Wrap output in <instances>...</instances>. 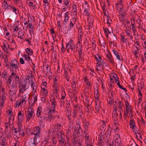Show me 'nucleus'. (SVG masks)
<instances>
[{
  "label": "nucleus",
  "instance_id": "nucleus-1",
  "mask_svg": "<svg viewBox=\"0 0 146 146\" xmlns=\"http://www.w3.org/2000/svg\"><path fill=\"white\" fill-rule=\"evenodd\" d=\"M17 86L15 82H13L12 84L7 85L6 88L9 91V99L11 101L14 98L16 93Z\"/></svg>",
  "mask_w": 146,
  "mask_h": 146
},
{
  "label": "nucleus",
  "instance_id": "nucleus-2",
  "mask_svg": "<svg viewBox=\"0 0 146 146\" xmlns=\"http://www.w3.org/2000/svg\"><path fill=\"white\" fill-rule=\"evenodd\" d=\"M57 137L58 139V142L60 145L61 146L66 145L68 144L69 146L70 144L68 142L66 143L65 139L64 137V132L62 130L57 131L56 132Z\"/></svg>",
  "mask_w": 146,
  "mask_h": 146
},
{
  "label": "nucleus",
  "instance_id": "nucleus-3",
  "mask_svg": "<svg viewBox=\"0 0 146 146\" xmlns=\"http://www.w3.org/2000/svg\"><path fill=\"white\" fill-rule=\"evenodd\" d=\"M125 108L124 110V118L126 119L127 117H131L133 116L131 107L128 101L127 100L125 101Z\"/></svg>",
  "mask_w": 146,
  "mask_h": 146
},
{
  "label": "nucleus",
  "instance_id": "nucleus-4",
  "mask_svg": "<svg viewBox=\"0 0 146 146\" xmlns=\"http://www.w3.org/2000/svg\"><path fill=\"white\" fill-rule=\"evenodd\" d=\"M56 96L51 95L50 97V107H48L47 110L55 111L56 108L57 106V102L56 101Z\"/></svg>",
  "mask_w": 146,
  "mask_h": 146
},
{
  "label": "nucleus",
  "instance_id": "nucleus-5",
  "mask_svg": "<svg viewBox=\"0 0 146 146\" xmlns=\"http://www.w3.org/2000/svg\"><path fill=\"white\" fill-rule=\"evenodd\" d=\"M47 113L44 111V113L47 115V116H44L43 117L44 119L49 122L53 121L56 118L54 115L55 111L47 110Z\"/></svg>",
  "mask_w": 146,
  "mask_h": 146
},
{
  "label": "nucleus",
  "instance_id": "nucleus-6",
  "mask_svg": "<svg viewBox=\"0 0 146 146\" xmlns=\"http://www.w3.org/2000/svg\"><path fill=\"white\" fill-rule=\"evenodd\" d=\"M29 87V84L25 81L20 84L19 86V95L23 94L24 92L28 89Z\"/></svg>",
  "mask_w": 146,
  "mask_h": 146
},
{
  "label": "nucleus",
  "instance_id": "nucleus-7",
  "mask_svg": "<svg viewBox=\"0 0 146 146\" xmlns=\"http://www.w3.org/2000/svg\"><path fill=\"white\" fill-rule=\"evenodd\" d=\"M40 129L39 126H36L34 127L33 129L32 133L31 135H35L34 138L38 139H40Z\"/></svg>",
  "mask_w": 146,
  "mask_h": 146
},
{
  "label": "nucleus",
  "instance_id": "nucleus-8",
  "mask_svg": "<svg viewBox=\"0 0 146 146\" xmlns=\"http://www.w3.org/2000/svg\"><path fill=\"white\" fill-rule=\"evenodd\" d=\"M29 95L27 93L22 96V99L18 100L16 101L17 104L19 107L24 103H25L28 99L29 98Z\"/></svg>",
  "mask_w": 146,
  "mask_h": 146
},
{
  "label": "nucleus",
  "instance_id": "nucleus-9",
  "mask_svg": "<svg viewBox=\"0 0 146 146\" xmlns=\"http://www.w3.org/2000/svg\"><path fill=\"white\" fill-rule=\"evenodd\" d=\"M10 64L13 69L12 72H14V70L15 71L16 70L19 68V63L15 59L12 60L10 62Z\"/></svg>",
  "mask_w": 146,
  "mask_h": 146
},
{
  "label": "nucleus",
  "instance_id": "nucleus-10",
  "mask_svg": "<svg viewBox=\"0 0 146 146\" xmlns=\"http://www.w3.org/2000/svg\"><path fill=\"white\" fill-rule=\"evenodd\" d=\"M7 94H0V111H1L7 99Z\"/></svg>",
  "mask_w": 146,
  "mask_h": 146
},
{
  "label": "nucleus",
  "instance_id": "nucleus-11",
  "mask_svg": "<svg viewBox=\"0 0 146 146\" xmlns=\"http://www.w3.org/2000/svg\"><path fill=\"white\" fill-rule=\"evenodd\" d=\"M66 47H68V50L70 49L74 51L75 50L76 44L74 42V41L72 39H70L68 43H66Z\"/></svg>",
  "mask_w": 146,
  "mask_h": 146
},
{
  "label": "nucleus",
  "instance_id": "nucleus-12",
  "mask_svg": "<svg viewBox=\"0 0 146 146\" xmlns=\"http://www.w3.org/2000/svg\"><path fill=\"white\" fill-rule=\"evenodd\" d=\"M34 113V110L31 106L29 107L27 111V115L26 116V121H29Z\"/></svg>",
  "mask_w": 146,
  "mask_h": 146
},
{
  "label": "nucleus",
  "instance_id": "nucleus-13",
  "mask_svg": "<svg viewBox=\"0 0 146 146\" xmlns=\"http://www.w3.org/2000/svg\"><path fill=\"white\" fill-rule=\"evenodd\" d=\"M140 48L137 47V45L133 47L132 51L133 53L134 54V58L135 59L139 57L140 54H139Z\"/></svg>",
  "mask_w": 146,
  "mask_h": 146
},
{
  "label": "nucleus",
  "instance_id": "nucleus-14",
  "mask_svg": "<svg viewBox=\"0 0 146 146\" xmlns=\"http://www.w3.org/2000/svg\"><path fill=\"white\" fill-rule=\"evenodd\" d=\"M62 92H61V96L62 97L60 99V107H62L64 105L65 102L64 100L66 96V92L64 91V89L63 87L62 88Z\"/></svg>",
  "mask_w": 146,
  "mask_h": 146
},
{
  "label": "nucleus",
  "instance_id": "nucleus-15",
  "mask_svg": "<svg viewBox=\"0 0 146 146\" xmlns=\"http://www.w3.org/2000/svg\"><path fill=\"white\" fill-rule=\"evenodd\" d=\"M96 64L97 68L96 70L97 71H100L102 68L106 66L107 65L106 63L102 60L100 62H97Z\"/></svg>",
  "mask_w": 146,
  "mask_h": 146
},
{
  "label": "nucleus",
  "instance_id": "nucleus-16",
  "mask_svg": "<svg viewBox=\"0 0 146 146\" xmlns=\"http://www.w3.org/2000/svg\"><path fill=\"white\" fill-rule=\"evenodd\" d=\"M73 111L72 112V116L74 118H76L77 114L80 112L79 111L82 110L80 108V107L78 105H75L74 106Z\"/></svg>",
  "mask_w": 146,
  "mask_h": 146
},
{
  "label": "nucleus",
  "instance_id": "nucleus-17",
  "mask_svg": "<svg viewBox=\"0 0 146 146\" xmlns=\"http://www.w3.org/2000/svg\"><path fill=\"white\" fill-rule=\"evenodd\" d=\"M40 141V139H38L33 138L29 141L27 144V146H36V145Z\"/></svg>",
  "mask_w": 146,
  "mask_h": 146
},
{
  "label": "nucleus",
  "instance_id": "nucleus-18",
  "mask_svg": "<svg viewBox=\"0 0 146 146\" xmlns=\"http://www.w3.org/2000/svg\"><path fill=\"white\" fill-rule=\"evenodd\" d=\"M46 76L48 77L49 79H51L53 74L51 72V69L50 67L49 66L48 64H47L46 66Z\"/></svg>",
  "mask_w": 146,
  "mask_h": 146
},
{
  "label": "nucleus",
  "instance_id": "nucleus-19",
  "mask_svg": "<svg viewBox=\"0 0 146 146\" xmlns=\"http://www.w3.org/2000/svg\"><path fill=\"white\" fill-rule=\"evenodd\" d=\"M76 21V19L74 17L72 18L70 20L69 24L68 25V29L69 30H70L74 27V25Z\"/></svg>",
  "mask_w": 146,
  "mask_h": 146
},
{
  "label": "nucleus",
  "instance_id": "nucleus-20",
  "mask_svg": "<svg viewBox=\"0 0 146 146\" xmlns=\"http://www.w3.org/2000/svg\"><path fill=\"white\" fill-rule=\"evenodd\" d=\"M11 5H9L7 1L4 0L3 1L1 7L3 9L5 10H9Z\"/></svg>",
  "mask_w": 146,
  "mask_h": 146
},
{
  "label": "nucleus",
  "instance_id": "nucleus-21",
  "mask_svg": "<svg viewBox=\"0 0 146 146\" xmlns=\"http://www.w3.org/2000/svg\"><path fill=\"white\" fill-rule=\"evenodd\" d=\"M125 31L126 36H128L130 38V40H132L133 38V36H132V31L131 29L126 27L125 30Z\"/></svg>",
  "mask_w": 146,
  "mask_h": 146
},
{
  "label": "nucleus",
  "instance_id": "nucleus-22",
  "mask_svg": "<svg viewBox=\"0 0 146 146\" xmlns=\"http://www.w3.org/2000/svg\"><path fill=\"white\" fill-rule=\"evenodd\" d=\"M110 39L109 42L111 44L114 45L115 42L117 40V38L113 34H112L111 35V36L108 37Z\"/></svg>",
  "mask_w": 146,
  "mask_h": 146
},
{
  "label": "nucleus",
  "instance_id": "nucleus-23",
  "mask_svg": "<svg viewBox=\"0 0 146 146\" xmlns=\"http://www.w3.org/2000/svg\"><path fill=\"white\" fill-rule=\"evenodd\" d=\"M15 75V73L12 72L11 74L8 77V79L7 80V85L11 84L12 80V79L14 78Z\"/></svg>",
  "mask_w": 146,
  "mask_h": 146
},
{
  "label": "nucleus",
  "instance_id": "nucleus-24",
  "mask_svg": "<svg viewBox=\"0 0 146 146\" xmlns=\"http://www.w3.org/2000/svg\"><path fill=\"white\" fill-rule=\"evenodd\" d=\"M116 58L120 61H122L123 59L121 56H120L119 53L116 50L113 49L112 50Z\"/></svg>",
  "mask_w": 146,
  "mask_h": 146
},
{
  "label": "nucleus",
  "instance_id": "nucleus-25",
  "mask_svg": "<svg viewBox=\"0 0 146 146\" xmlns=\"http://www.w3.org/2000/svg\"><path fill=\"white\" fill-rule=\"evenodd\" d=\"M117 75L114 73L110 76V81L111 82L115 83L118 81V78H117Z\"/></svg>",
  "mask_w": 146,
  "mask_h": 146
},
{
  "label": "nucleus",
  "instance_id": "nucleus-26",
  "mask_svg": "<svg viewBox=\"0 0 146 146\" xmlns=\"http://www.w3.org/2000/svg\"><path fill=\"white\" fill-rule=\"evenodd\" d=\"M117 109L116 107H115V109H114V110L112 113V116L113 118V119L115 121H117L118 120V113L117 112Z\"/></svg>",
  "mask_w": 146,
  "mask_h": 146
},
{
  "label": "nucleus",
  "instance_id": "nucleus-27",
  "mask_svg": "<svg viewBox=\"0 0 146 146\" xmlns=\"http://www.w3.org/2000/svg\"><path fill=\"white\" fill-rule=\"evenodd\" d=\"M107 57L110 63H111L112 64L114 63V62L113 58L110 52H109L108 53H107Z\"/></svg>",
  "mask_w": 146,
  "mask_h": 146
},
{
  "label": "nucleus",
  "instance_id": "nucleus-28",
  "mask_svg": "<svg viewBox=\"0 0 146 146\" xmlns=\"http://www.w3.org/2000/svg\"><path fill=\"white\" fill-rule=\"evenodd\" d=\"M87 21L88 23V29H90L93 26V23L94 21V19L90 17H88L87 19Z\"/></svg>",
  "mask_w": 146,
  "mask_h": 146
},
{
  "label": "nucleus",
  "instance_id": "nucleus-29",
  "mask_svg": "<svg viewBox=\"0 0 146 146\" xmlns=\"http://www.w3.org/2000/svg\"><path fill=\"white\" fill-rule=\"evenodd\" d=\"M64 17V24L66 25L68 23L70 17L69 12H67L65 13Z\"/></svg>",
  "mask_w": 146,
  "mask_h": 146
},
{
  "label": "nucleus",
  "instance_id": "nucleus-30",
  "mask_svg": "<svg viewBox=\"0 0 146 146\" xmlns=\"http://www.w3.org/2000/svg\"><path fill=\"white\" fill-rule=\"evenodd\" d=\"M118 12L119 14V15L124 16L126 15L125 10L124 9L123 6L120 7V9L118 11Z\"/></svg>",
  "mask_w": 146,
  "mask_h": 146
},
{
  "label": "nucleus",
  "instance_id": "nucleus-31",
  "mask_svg": "<svg viewBox=\"0 0 146 146\" xmlns=\"http://www.w3.org/2000/svg\"><path fill=\"white\" fill-rule=\"evenodd\" d=\"M120 125L117 123H114L113 126V128L115 132H118L119 129Z\"/></svg>",
  "mask_w": 146,
  "mask_h": 146
},
{
  "label": "nucleus",
  "instance_id": "nucleus-32",
  "mask_svg": "<svg viewBox=\"0 0 146 146\" xmlns=\"http://www.w3.org/2000/svg\"><path fill=\"white\" fill-rule=\"evenodd\" d=\"M31 86L32 89V91L33 92L37 91L38 87L37 86V84L35 83H34L33 81H32Z\"/></svg>",
  "mask_w": 146,
  "mask_h": 146
},
{
  "label": "nucleus",
  "instance_id": "nucleus-33",
  "mask_svg": "<svg viewBox=\"0 0 146 146\" xmlns=\"http://www.w3.org/2000/svg\"><path fill=\"white\" fill-rule=\"evenodd\" d=\"M5 134L7 138L9 139L12 138L11 130H5Z\"/></svg>",
  "mask_w": 146,
  "mask_h": 146
},
{
  "label": "nucleus",
  "instance_id": "nucleus-34",
  "mask_svg": "<svg viewBox=\"0 0 146 146\" xmlns=\"http://www.w3.org/2000/svg\"><path fill=\"white\" fill-rule=\"evenodd\" d=\"M42 107L41 106H39L37 108L36 114V116L38 117H41V113L42 111Z\"/></svg>",
  "mask_w": 146,
  "mask_h": 146
},
{
  "label": "nucleus",
  "instance_id": "nucleus-35",
  "mask_svg": "<svg viewBox=\"0 0 146 146\" xmlns=\"http://www.w3.org/2000/svg\"><path fill=\"white\" fill-rule=\"evenodd\" d=\"M53 88L55 93L57 94L58 93L59 88L56 82H54V83L53 86Z\"/></svg>",
  "mask_w": 146,
  "mask_h": 146
},
{
  "label": "nucleus",
  "instance_id": "nucleus-36",
  "mask_svg": "<svg viewBox=\"0 0 146 146\" xmlns=\"http://www.w3.org/2000/svg\"><path fill=\"white\" fill-rule=\"evenodd\" d=\"M137 17V19L136 20V21L139 25L138 28H141V27L142 28L143 25V23L142 22L141 20L140 19L139 17L138 16Z\"/></svg>",
  "mask_w": 146,
  "mask_h": 146
},
{
  "label": "nucleus",
  "instance_id": "nucleus-37",
  "mask_svg": "<svg viewBox=\"0 0 146 146\" xmlns=\"http://www.w3.org/2000/svg\"><path fill=\"white\" fill-rule=\"evenodd\" d=\"M3 46H2V48L4 51L6 53H8V48H9V45L7 43H4Z\"/></svg>",
  "mask_w": 146,
  "mask_h": 146
},
{
  "label": "nucleus",
  "instance_id": "nucleus-38",
  "mask_svg": "<svg viewBox=\"0 0 146 146\" xmlns=\"http://www.w3.org/2000/svg\"><path fill=\"white\" fill-rule=\"evenodd\" d=\"M103 29L107 38L108 37V35L109 34L111 35L112 34H113L107 28L106 29L104 28H103Z\"/></svg>",
  "mask_w": 146,
  "mask_h": 146
},
{
  "label": "nucleus",
  "instance_id": "nucleus-39",
  "mask_svg": "<svg viewBox=\"0 0 146 146\" xmlns=\"http://www.w3.org/2000/svg\"><path fill=\"white\" fill-rule=\"evenodd\" d=\"M73 136L74 140V141L73 143L75 146H82V145L80 142H79L77 141L76 140V137L75 136V135L74 133L73 134Z\"/></svg>",
  "mask_w": 146,
  "mask_h": 146
},
{
  "label": "nucleus",
  "instance_id": "nucleus-40",
  "mask_svg": "<svg viewBox=\"0 0 146 146\" xmlns=\"http://www.w3.org/2000/svg\"><path fill=\"white\" fill-rule=\"evenodd\" d=\"M48 140L46 138L43 139V141L41 142L40 146H46L48 143Z\"/></svg>",
  "mask_w": 146,
  "mask_h": 146
},
{
  "label": "nucleus",
  "instance_id": "nucleus-41",
  "mask_svg": "<svg viewBox=\"0 0 146 146\" xmlns=\"http://www.w3.org/2000/svg\"><path fill=\"white\" fill-rule=\"evenodd\" d=\"M30 55L28 54H24L23 56V57L26 60L29 62L30 61H31L32 63V60L31 59L30 57L29 56Z\"/></svg>",
  "mask_w": 146,
  "mask_h": 146
},
{
  "label": "nucleus",
  "instance_id": "nucleus-42",
  "mask_svg": "<svg viewBox=\"0 0 146 146\" xmlns=\"http://www.w3.org/2000/svg\"><path fill=\"white\" fill-rule=\"evenodd\" d=\"M120 36L121 38V40L122 41L123 43H126V41L127 39V38H126L125 35L123 34H120Z\"/></svg>",
  "mask_w": 146,
  "mask_h": 146
},
{
  "label": "nucleus",
  "instance_id": "nucleus-43",
  "mask_svg": "<svg viewBox=\"0 0 146 146\" xmlns=\"http://www.w3.org/2000/svg\"><path fill=\"white\" fill-rule=\"evenodd\" d=\"M18 35L17 37L21 39V40H25L24 38V34L22 31H19L18 33Z\"/></svg>",
  "mask_w": 146,
  "mask_h": 146
},
{
  "label": "nucleus",
  "instance_id": "nucleus-44",
  "mask_svg": "<svg viewBox=\"0 0 146 146\" xmlns=\"http://www.w3.org/2000/svg\"><path fill=\"white\" fill-rule=\"evenodd\" d=\"M85 144L86 146H93L92 140L90 139L85 140Z\"/></svg>",
  "mask_w": 146,
  "mask_h": 146
},
{
  "label": "nucleus",
  "instance_id": "nucleus-45",
  "mask_svg": "<svg viewBox=\"0 0 146 146\" xmlns=\"http://www.w3.org/2000/svg\"><path fill=\"white\" fill-rule=\"evenodd\" d=\"M101 108V107L100 104H96L95 107V112L96 113H99L100 111V110Z\"/></svg>",
  "mask_w": 146,
  "mask_h": 146
},
{
  "label": "nucleus",
  "instance_id": "nucleus-46",
  "mask_svg": "<svg viewBox=\"0 0 146 146\" xmlns=\"http://www.w3.org/2000/svg\"><path fill=\"white\" fill-rule=\"evenodd\" d=\"M7 143L5 137L1 135L0 137V144Z\"/></svg>",
  "mask_w": 146,
  "mask_h": 146
},
{
  "label": "nucleus",
  "instance_id": "nucleus-47",
  "mask_svg": "<svg viewBox=\"0 0 146 146\" xmlns=\"http://www.w3.org/2000/svg\"><path fill=\"white\" fill-rule=\"evenodd\" d=\"M129 125L131 129L136 126L134 120L133 119H131L129 121Z\"/></svg>",
  "mask_w": 146,
  "mask_h": 146
},
{
  "label": "nucleus",
  "instance_id": "nucleus-48",
  "mask_svg": "<svg viewBox=\"0 0 146 146\" xmlns=\"http://www.w3.org/2000/svg\"><path fill=\"white\" fill-rule=\"evenodd\" d=\"M83 125L85 128H87L89 125V123L86 119H84L83 121Z\"/></svg>",
  "mask_w": 146,
  "mask_h": 146
},
{
  "label": "nucleus",
  "instance_id": "nucleus-49",
  "mask_svg": "<svg viewBox=\"0 0 146 146\" xmlns=\"http://www.w3.org/2000/svg\"><path fill=\"white\" fill-rule=\"evenodd\" d=\"M99 42L101 46H103L104 48L106 47V41L104 39L100 40V39L99 38Z\"/></svg>",
  "mask_w": 146,
  "mask_h": 146
},
{
  "label": "nucleus",
  "instance_id": "nucleus-50",
  "mask_svg": "<svg viewBox=\"0 0 146 146\" xmlns=\"http://www.w3.org/2000/svg\"><path fill=\"white\" fill-rule=\"evenodd\" d=\"M25 50L28 55L31 56L33 54V50L31 48H26Z\"/></svg>",
  "mask_w": 146,
  "mask_h": 146
},
{
  "label": "nucleus",
  "instance_id": "nucleus-51",
  "mask_svg": "<svg viewBox=\"0 0 146 146\" xmlns=\"http://www.w3.org/2000/svg\"><path fill=\"white\" fill-rule=\"evenodd\" d=\"M62 123L60 122L59 123H57L55 125L54 127L55 129H57L58 130V131L61 130L60 128L62 127Z\"/></svg>",
  "mask_w": 146,
  "mask_h": 146
},
{
  "label": "nucleus",
  "instance_id": "nucleus-52",
  "mask_svg": "<svg viewBox=\"0 0 146 146\" xmlns=\"http://www.w3.org/2000/svg\"><path fill=\"white\" fill-rule=\"evenodd\" d=\"M135 134L136 135V137L137 140L139 141L142 140V135L140 132H139L136 133H135Z\"/></svg>",
  "mask_w": 146,
  "mask_h": 146
},
{
  "label": "nucleus",
  "instance_id": "nucleus-53",
  "mask_svg": "<svg viewBox=\"0 0 146 146\" xmlns=\"http://www.w3.org/2000/svg\"><path fill=\"white\" fill-rule=\"evenodd\" d=\"M40 92L42 96L46 97L47 96H48V90H41Z\"/></svg>",
  "mask_w": 146,
  "mask_h": 146
},
{
  "label": "nucleus",
  "instance_id": "nucleus-54",
  "mask_svg": "<svg viewBox=\"0 0 146 146\" xmlns=\"http://www.w3.org/2000/svg\"><path fill=\"white\" fill-rule=\"evenodd\" d=\"M85 107L86 108H85V109L87 112L89 113H90L92 111V108L90 105H88V106H86Z\"/></svg>",
  "mask_w": 146,
  "mask_h": 146
},
{
  "label": "nucleus",
  "instance_id": "nucleus-55",
  "mask_svg": "<svg viewBox=\"0 0 146 146\" xmlns=\"http://www.w3.org/2000/svg\"><path fill=\"white\" fill-rule=\"evenodd\" d=\"M79 111L80 112L77 114L78 115L76 117V118L79 120L82 119V117L83 115L82 110L80 111Z\"/></svg>",
  "mask_w": 146,
  "mask_h": 146
},
{
  "label": "nucleus",
  "instance_id": "nucleus-56",
  "mask_svg": "<svg viewBox=\"0 0 146 146\" xmlns=\"http://www.w3.org/2000/svg\"><path fill=\"white\" fill-rule=\"evenodd\" d=\"M24 20L25 21V23H24V25L23 27V29H25V30L26 31H27V30L28 28V27L29 25H28V23H29V19L28 20V22L26 21L25 19L24 18Z\"/></svg>",
  "mask_w": 146,
  "mask_h": 146
},
{
  "label": "nucleus",
  "instance_id": "nucleus-57",
  "mask_svg": "<svg viewBox=\"0 0 146 146\" xmlns=\"http://www.w3.org/2000/svg\"><path fill=\"white\" fill-rule=\"evenodd\" d=\"M95 58L98 62H100L102 60L101 56L98 54L95 55Z\"/></svg>",
  "mask_w": 146,
  "mask_h": 146
},
{
  "label": "nucleus",
  "instance_id": "nucleus-58",
  "mask_svg": "<svg viewBox=\"0 0 146 146\" xmlns=\"http://www.w3.org/2000/svg\"><path fill=\"white\" fill-rule=\"evenodd\" d=\"M145 84L143 82L141 81L138 84V89L142 90L144 87Z\"/></svg>",
  "mask_w": 146,
  "mask_h": 146
},
{
  "label": "nucleus",
  "instance_id": "nucleus-59",
  "mask_svg": "<svg viewBox=\"0 0 146 146\" xmlns=\"http://www.w3.org/2000/svg\"><path fill=\"white\" fill-rule=\"evenodd\" d=\"M123 103L121 102H120L118 106L119 112H123Z\"/></svg>",
  "mask_w": 146,
  "mask_h": 146
},
{
  "label": "nucleus",
  "instance_id": "nucleus-60",
  "mask_svg": "<svg viewBox=\"0 0 146 146\" xmlns=\"http://www.w3.org/2000/svg\"><path fill=\"white\" fill-rule=\"evenodd\" d=\"M115 141V146H120L121 145V139H114Z\"/></svg>",
  "mask_w": 146,
  "mask_h": 146
},
{
  "label": "nucleus",
  "instance_id": "nucleus-61",
  "mask_svg": "<svg viewBox=\"0 0 146 146\" xmlns=\"http://www.w3.org/2000/svg\"><path fill=\"white\" fill-rule=\"evenodd\" d=\"M11 125L7 123H4L5 130H11Z\"/></svg>",
  "mask_w": 146,
  "mask_h": 146
},
{
  "label": "nucleus",
  "instance_id": "nucleus-62",
  "mask_svg": "<svg viewBox=\"0 0 146 146\" xmlns=\"http://www.w3.org/2000/svg\"><path fill=\"white\" fill-rule=\"evenodd\" d=\"M12 9L13 11L15 13L16 15L17 14L19 13V11L16 8L13 7V5L11 6L10 7V9Z\"/></svg>",
  "mask_w": 146,
  "mask_h": 146
},
{
  "label": "nucleus",
  "instance_id": "nucleus-63",
  "mask_svg": "<svg viewBox=\"0 0 146 146\" xmlns=\"http://www.w3.org/2000/svg\"><path fill=\"white\" fill-rule=\"evenodd\" d=\"M121 102V101H119L118 98H117L114 102V103L113 104L114 106H113L114 109H115V107H116V108H117V104H119V102Z\"/></svg>",
  "mask_w": 146,
  "mask_h": 146
},
{
  "label": "nucleus",
  "instance_id": "nucleus-64",
  "mask_svg": "<svg viewBox=\"0 0 146 146\" xmlns=\"http://www.w3.org/2000/svg\"><path fill=\"white\" fill-rule=\"evenodd\" d=\"M65 111L66 115L71 114V109L69 108L68 106L67 107L66 106Z\"/></svg>",
  "mask_w": 146,
  "mask_h": 146
}]
</instances>
